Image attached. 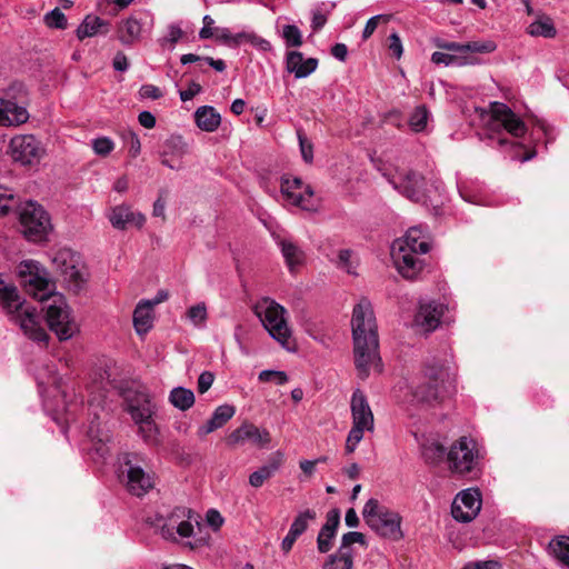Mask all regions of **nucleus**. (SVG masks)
<instances>
[{
  "label": "nucleus",
  "instance_id": "nucleus-20",
  "mask_svg": "<svg viewBox=\"0 0 569 569\" xmlns=\"http://www.w3.org/2000/svg\"><path fill=\"white\" fill-rule=\"evenodd\" d=\"M226 441L230 447L243 446L246 442H251L252 445L263 448L269 446L271 437L268 430L246 422L234 429L227 437Z\"/></svg>",
  "mask_w": 569,
  "mask_h": 569
},
{
  "label": "nucleus",
  "instance_id": "nucleus-48",
  "mask_svg": "<svg viewBox=\"0 0 569 569\" xmlns=\"http://www.w3.org/2000/svg\"><path fill=\"white\" fill-rule=\"evenodd\" d=\"M316 513L312 510L300 512L290 526V529L301 536L308 528L309 520L315 519Z\"/></svg>",
  "mask_w": 569,
  "mask_h": 569
},
{
  "label": "nucleus",
  "instance_id": "nucleus-8",
  "mask_svg": "<svg viewBox=\"0 0 569 569\" xmlns=\"http://www.w3.org/2000/svg\"><path fill=\"white\" fill-rule=\"evenodd\" d=\"M376 168L399 193L415 202L426 200L425 178L410 169H401L391 163L373 161Z\"/></svg>",
  "mask_w": 569,
  "mask_h": 569
},
{
  "label": "nucleus",
  "instance_id": "nucleus-7",
  "mask_svg": "<svg viewBox=\"0 0 569 569\" xmlns=\"http://www.w3.org/2000/svg\"><path fill=\"white\" fill-rule=\"evenodd\" d=\"M146 456L138 452H124L119 457V479L127 491L142 497L154 487L153 473L146 471Z\"/></svg>",
  "mask_w": 569,
  "mask_h": 569
},
{
  "label": "nucleus",
  "instance_id": "nucleus-9",
  "mask_svg": "<svg viewBox=\"0 0 569 569\" xmlns=\"http://www.w3.org/2000/svg\"><path fill=\"white\" fill-rule=\"evenodd\" d=\"M42 303V311L46 312V322L59 340H68L79 331L71 309L61 293L56 292L51 295Z\"/></svg>",
  "mask_w": 569,
  "mask_h": 569
},
{
  "label": "nucleus",
  "instance_id": "nucleus-17",
  "mask_svg": "<svg viewBox=\"0 0 569 569\" xmlns=\"http://www.w3.org/2000/svg\"><path fill=\"white\" fill-rule=\"evenodd\" d=\"M10 152L14 161L23 166H31L40 161L44 150L34 136L19 134L11 139Z\"/></svg>",
  "mask_w": 569,
  "mask_h": 569
},
{
  "label": "nucleus",
  "instance_id": "nucleus-42",
  "mask_svg": "<svg viewBox=\"0 0 569 569\" xmlns=\"http://www.w3.org/2000/svg\"><path fill=\"white\" fill-rule=\"evenodd\" d=\"M429 119V112L425 106H418L409 118V126L415 132H421L426 129Z\"/></svg>",
  "mask_w": 569,
  "mask_h": 569
},
{
  "label": "nucleus",
  "instance_id": "nucleus-39",
  "mask_svg": "<svg viewBox=\"0 0 569 569\" xmlns=\"http://www.w3.org/2000/svg\"><path fill=\"white\" fill-rule=\"evenodd\" d=\"M233 48L239 47L244 42H248L256 49L263 52L270 51L272 49L270 41L259 37L257 33L252 31H241L238 33H233Z\"/></svg>",
  "mask_w": 569,
  "mask_h": 569
},
{
  "label": "nucleus",
  "instance_id": "nucleus-26",
  "mask_svg": "<svg viewBox=\"0 0 569 569\" xmlns=\"http://www.w3.org/2000/svg\"><path fill=\"white\" fill-rule=\"evenodd\" d=\"M188 152V146L181 136L169 137L162 146L159 152L161 163L172 170H180L181 163L177 162L181 160Z\"/></svg>",
  "mask_w": 569,
  "mask_h": 569
},
{
  "label": "nucleus",
  "instance_id": "nucleus-28",
  "mask_svg": "<svg viewBox=\"0 0 569 569\" xmlns=\"http://www.w3.org/2000/svg\"><path fill=\"white\" fill-rule=\"evenodd\" d=\"M29 119L27 109L17 102L0 98V126H19Z\"/></svg>",
  "mask_w": 569,
  "mask_h": 569
},
{
  "label": "nucleus",
  "instance_id": "nucleus-13",
  "mask_svg": "<svg viewBox=\"0 0 569 569\" xmlns=\"http://www.w3.org/2000/svg\"><path fill=\"white\" fill-rule=\"evenodd\" d=\"M19 277L27 293L40 302L56 293L54 284L50 281L47 270L33 260L19 264Z\"/></svg>",
  "mask_w": 569,
  "mask_h": 569
},
{
  "label": "nucleus",
  "instance_id": "nucleus-45",
  "mask_svg": "<svg viewBox=\"0 0 569 569\" xmlns=\"http://www.w3.org/2000/svg\"><path fill=\"white\" fill-rule=\"evenodd\" d=\"M183 37V31L178 23H171L167 28V33L159 39V44L162 48L167 46L173 48L174 44Z\"/></svg>",
  "mask_w": 569,
  "mask_h": 569
},
{
  "label": "nucleus",
  "instance_id": "nucleus-32",
  "mask_svg": "<svg viewBox=\"0 0 569 569\" xmlns=\"http://www.w3.org/2000/svg\"><path fill=\"white\" fill-rule=\"evenodd\" d=\"M527 33L531 37L552 39L557 36V29L549 16L538 11L536 19L527 27Z\"/></svg>",
  "mask_w": 569,
  "mask_h": 569
},
{
  "label": "nucleus",
  "instance_id": "nucleus-47",
  "mask_svg": "<svg viewBox=\"0 0 569 569\" xmlns=\"http://www.w3.org/2000/svg\"><path fill=\"white\" fill-rule=\"evenodd\" d=\"M43 20L49 28L63 30L68 24L66 16L59 8H54L53 10L46 13Z\"/></svg>",
  "mask_w": 569,
  "mask_h": 569
},
{
  "label": "nucleus",
  "instance_id": "nucleus-2",
  "mask_svg": "<svg viewBox=\"0 0 569 569\" xmlns=\"http://www.w3.org/2000/svg\"><path fill=\"white\" fill-rule=\"evenodd\" d=\"M382 370L373 308L367 298H360L358 299V380L379 376Z\"/></svg>",
  "mask_w": 569,
  "mask_h": 569
},
{
  "label": "nucleus",
  "instance_id": "nucleus-16",
  "mask_svg": "<svg viewBox=\"0 0 569 569\" xmlns=\"http://www.w3.org/2000/svg\"><path fill=\"white\" fill-rule=\"evenodd\" d=\"M104 408L106 396L98 397L94 395L93 391H91L89 399V409L91 410V413L94 416V419L90 422L88 436L93 442L91 450L101 460H104L110 453V449L108 446L110 437L108 432H104L100 429V425L96 421L99 419L98 410L103 411Z\"/></svg>",
  "mask_w": 569,
  "mask_h": 569
},
{
  "label": "nucleus",
  "instance_id": "nucleus-56",
  "mask_svg": "<svg viewBox=\"0 0 569 569\" xmlns=\"http://www.w3.org/2000/svg\"><path fill=\"white\" fill-rule=\"evenodd\" d=\"M390 17L388 14H377L375 17H371L362 31V38L367 40L378 28L380 23H387L389 21Z\"/></svg>",
  "mask_w": 569,
  "mask_h": 569
},
{
  "label": "nucleus",
  "instance_id": "nucleus-10",
  "mask_svg": "<svg viewBox=\"0 0 569 569\" xmlns=\"http://www.w3.org/2000/svg\"><path fill=\"white\" fill-rule=\"evenodd\" d=\"M362 517L366 523L383 538L398 541L403 537L401 517L381 505L377 499L372 498L366 502Z\"/></svg>",
  "mask_w": 569,
  "mask_h": 569
},
{
  "label": "nucleus",
  "instance_id": "nucleus-54",
  "mask_svg": "<svg viewBox=\"0 0 569 569\" xmlns=\"http://www.w3.org/2000/svg\"><path fill=\"white\" fill-rule=\"evenodd\" d=\"M92 149L96 154L106 157L114 149V142L108 137H100L93 139L91 142Z\"/></svg>",
  "mask_w": 569,
  "mask_h": 569
},
{
  "label": "nucleus",
  "instance_id": "nucleus-34",
  "mask_svg": "<svg viewBox=\"0 0 569 569\" xmlns=\"http://www.w3.org/2000/svg\"><path fill=\"white\" fill-rule=\"evenodd\" d=\"M375 428L373 413L362 395L358 393V443L365 431L372 432Z\"/></svg>",
  "mask_w": 569,
  "mask_h": 569
},
{
  "label": "nucleus",
  "instance_id": "nucleus-61",
  "mask_svg": "<svg viewBox=\"0 0 569 569\" xmlns=\"http://www.w3.org/2000/svg\"><path fill=\"white\" fill-rule=\"evenodd\" d=\"M388 40H389L388 48H389L390 52L392 53L393 57H396L397 59H400L402 56V52H403L400 37L396 32H393L389 36Z\"/></svg>",
  "mask_w": 569,
  "mask_h": 569
},
{
  "label": "nucleus",
  "instance_id": "nucleus-31",
  "mask_svg": "<svg viewBox=\"0 0 569 569\" xmlns=\"http://www.w3.org/2000/svg\"><path fill=\"white\" fill-rule=\"evenodd\" d=\"M197 127L206 132L216 131L221 123V116L211 106H201L194 112Z\"/></svg>",
  "mask_w": 569,
  "mask_h": 569
},
{
  "label": "nucleus",
  "instance_id": "nucleus-18",
  "mask_svg": "<svg viewBox=\"0 0 569 569\" xmlns=\"http://www.w3.org/2000/svg\"><path fill=\"white\" fill-rule=\"evenodd\" d=\"M281 193L284 199L303 210L316 209L313 191L310 186L305 184L300 178L283 177L281 181Z\"/></svg>",
  "mask_w": 569,
  "mask_h": 569
},
{
  "label": "nucleus",
  "instance_id": "nucleus-15",
  "mask_svg": "<svg viewBox=\"0 0 569 569\" xmlns=\"http://www.w3.org/2000/svg\"><path fill=\"white\" fill-rule=\"evenodd\" d=\"M480 459L477 442L461 437L453 442L447 452V462L452 472L465 475L476 469Z\"/></svg>",
  "mask_w": 569,
  "mask_h": 569
},
{
  "label": "nucleus",
  "instance_id": "nucleus-22",
  "mask_svg": "<svg viewBox=\"0 0 569 569\" xmlns=\"http://www.w3.org/2000/svg\"><path fill=\"white\" fill-rule=\"evenodd\" d=\"M39 393L43 399V407L47 410H52L54 412L53 420L61 425V432L67 433V427L62 423L61 418L58 417L60 415L59 409L54 408L51 405V401L47 398V392H53L59 395L63 400L66 398V392L61 388V378L57 377L52 370H48V379L44 380L42 373H38L37 376Z\"/></svg>",
  "mask_w": 569,
  "mask_h": 569
},
{
  "label": "nucleus",
  "instance_id": "nucleus-55",
  "mask_svg": "<svg viewBox=\"0 0 569 569\" xmlns=\"http://www.w3.org/2000/svg\"><path fill=\"white\" fill-rule=\"evenodd\" d=\"M336 532L326 531V529L321 528L317 538V547L321 553L328 552L332 548V539L335 538Z\"/></svg>",
  "mask_w": 569,
  "mask_h": 569
},
{
  "label": "nucleus",
  "instance_id": "nucleus-33",
  "mask_svg": "<svg viewBox=\"0 0 569 569\" xmlns=\"http://www.w3.org/2000/svg\"><path fill=\"white\" fill-rule=\"evenodd\" d=\"M142 23L136 17L123 20L118 28V39L124 46H131L141 39Z\"/></svg>",
  "mask_w": 569,
  "mask_h": 569
},
{
  "label": "nucleus",
  "instance_id": "nucleus-53",
  "mask_svg": "<svg viewBox=\"0 0 569 569\" xmlns=\"http://www.w3.org/2000/svg\"><path fill=\"white\" fill-rule=\"evenodd\" d=\"M299 148L302 159L307 163H311L313 160V146L311 141L306 137L302 130H297Z\"/></svg>",
  "mask_w": 569,
  "mask_h": 569
},
{
  "label": "nucleus",
  "instance_id": "nucleus-11",
  "mask_svg": "<svg viewBox=\"0 0 569 569\" xmlns=\"http://www.w3.org/2000/svg\"><path fill=\"white\" fill-rule=\"evenodd\" d=\"M254 310L269 335L287 350H291L289 346L291 331L284 318L286 309L274 300L263 298L257 303Z\"/></svg>",
  "mask_w": 569,
  "mask_h": 569
},
{
  "label": "nucleus",
  "instance_id": "nucleus-24",
  "mask_svg": "<svg viewBox=\"0 0 569 569\" xmlns=\"http://www.w3.org/2000/svg\"><path fill=\"white\" fill-rule=\"evenodd\" d=\"M108 219L117 230H126L130 227L140 229L146 222L143 213L132 210L130 206L124 203L111 208Z\"/></svg>",
  "mask_w": 569,
  "mask_h": 569
},
{
  "label": "nucleus",
  "instance_id": "nucleus-36",
  "mask_svg": "<svg viewBox=\"0 0 569 569\" xmlns=\"http://www.w3.org/2000/svg\"><path fill=\"white\" fill-rule=\"evenodd\" d=\"M281 466V456L271 458L268 463L260 467L258 470L253 471L249 476V483L254 487L259 488L263 485L266 480L271 478L280 468Z\"/></svg>",
  "mask_w": 569,
  "mask_h": 569
},
{
  "label": "nucleus",
  "instance_id": "nucleus-25",
  "mask_svg": "<svg viewBox=\"0 0 569 569\" xmlns=\"http://www.w3.org/2000/svg\"><path fill=\"white\" fill-rule=\"evenodd\" d=\"M356 543V531H349L342 536L341 546L337 553L331 555L323 569H352L353 550L352 545Z\"/></svg>",
  "mask_w": 569,
  "mask_h": 569
},
{
  "label": "nucleus",
  "instance_id": "nucleus-41",
  "mask_svg": "<svg viewBox=\"0 0 569 569\" xmlns=\"http://www.w3.org/2000/svg\"><path fill=\"white\" fill-rule=\"evenodd\" d=\"M421 455L429 465H438L447 459V452L442 445L437 441H427L422 445Z\"/></svg>",
  "mask_w": 569,
  "mask_h": 569
},
{
  "label": "nucleus",
  "instance_id": "nucleus-3",
  "mask_svg": "<svg viewBox=\"0 0 569 569\" xmlns=\"http://www.w3.org/2000/svg\"><path fill=\"white\" fill-rule=\"evenodd\" d=\"M0 306L9 320L19 326L24 336L36 342H47L49 336L43 326V317L34 307L27 303L13 284L6 283L0 274Z\"/></svg>",
  "mask_w": 569,
  "mask_h": 569
},
{
  "label": "nucleus",
  "instance_id": "nucleus-1",
  "mask_svg": "<svg viewBox=\"0 0 569 569\" xmlns=\"http://www.w3.org/2000/svg\"><path fill=\"white\" fill-rule=\"evenodd\" d=\"M198 518V515L190 508L174 507L160 510L153 516H149L146 521L164 540L197 549L207 543L206 539L196 536V528L200 530Z\"/></svg>",
  "mask_w": 569,
  "mask_h": 569
},
{
  "label": "nucleus",
  "instance_id": "nucleus-12",
  "mask_svg": "<svg viewBox=\"0 0 569 569\" xmlns=\"http://www.w3.org/2000/svg\"><path fill=\"white\" fill-rule=\"evenodd\" d=\"M19 220L21 231L29 241H44L52 231L51 218L38 202L23 203L19 209Z\"/></svg>",
  "mask_w": 569,
  "mask_h": 569
},
{
  "label": "nucleus",
  "instance_id": "nucleus-14",
  "mask_svg": "<svg viewBox=\"0 0 569 569\" xmlns=\"http://www.w3.org/2000/svg\"><path fill=\"white\" fill-rule=\"evenodd\" d=\"M52 264L62 277L69 289L77 292L87 281L84 267L79 254L70 249H61L54 253Z\"/></svg>",
  "mask_w": 569,
  "mask_h": 569
},
{
  "label": "nucleus",
  "instance_id": "nucleus-23",
  "mask_svg": "<svg viewBox=\"0 0 569 569\" xmlns=\"http://www.w3.org/2000/svg\"><path fill=\"white\" fill-rule=\"evenodd\" d=\"M491 113L493 120L499 122L513 137L519 138L527 132L525 122L507 104L500 102L492 103Z\"/></svg>",
  "mask_w": 569,
  "mask_h": 569
},
{
  "label": "nucleus",
  "instance_id": "nucleus-30",
  "mask_svg": "<svg viewBox=\"0 0 569 569\" xmlns=\"http://www.w3.org/2000/svg\"><path fill=\"white\" fill-rule=\"evenodd\" d=\"M109 32L108 21L94 14H88L77 28V38L82 41L86 38H92Z\"/></svg>",
  "mask_w": 569,
  "mask_h": 569
},
{
  "label": "nucleus",
  "instance_id": "nucleus-49",
  "mask_svg": "<svg viewBox=\"0 0 569 569\" xmlns=\"http://www.w3.org/2000/svg\"><path fill=\"white\" fill-rule=\"evenodd\" d=\"M465 54L472 56L471 53L480 52V53H489L496 50L497 46L493 41H483V42H468L463 43Z\"/></svg>",
  "mask_w": 569,
  "mask_h": 569
},
{
  "label": "nucleus",
  "instance_id": "nucleus-62",
  "mask_svg": "<svg viewBox=\"0 0 569 569\" xmlns=\"http://www.w3.org/2000/svg\"><path fill=\"white\" fill-rule=\"evenodd\" d=\"M202 21H203V27L199 31V38L200 39L212 38L214 34V32H213L214 31V29H213L214 20L209 14H206L203 17Z\"/></svg>",
  "mask_w": 569,
  "mask_h": 569
},
{
  "label": "nucleus",
  "instance_id": "nucleus-52",
  "mask_svg": "<svg viewBox=\"0 0 569 569\" xmlns=\"http://www.w3.org/2000/svg\"><path fill=\"white\" fill-rule=\"evenodd\" d=\"M17 204L13 193L0 186V216H6L13 209Z\"/></svg>",
  "mask_w": 569,
  "mask_h": 569
},
{
  "label": "nucleus",
  "instance_id": "nucleus-50",
  "mask_svg": "<svg viewBox=\"0 0 569 569\" xmlns=\"http://www.w3.org/2000/svg\"><path fill=\"white\" fill-rule=\"evenodd\" d=\"M350 412L352 417V426L346 442V449L348 452H352L356 448V391H353L350 397Z\"/></svg>",
  "mask_w": 569,
  "mask_h": 569
},
{
  "label": "nucleus",
  "instance_id": "nucleus-21",
  "mask_svg": "<svg viewBox=\"0 0 569 569\" xmlns=\"http://www.w3.org/2000/svg\"><path fill=\"white\" fill-rule=\"evenodd\" d=\"M446 306L435 300H420L413 323L423 332L435 331L441 323Z\"/></svg>",
  "mask_w": 569,
  "mask_h": 569
},
{
  "label": "nucleus",
  "instance_id": "nucleus-40",
  "mask_svg": "<svg viewBox=\"0 0 569 569\" xmlns=\"http://www.w3.org/2000/svg\"><path fill=\"white\" fill-rule=\"evenodd\" d=\"M169 401L174 408L186 411L193 406L194 395L190 389L176 387L170 391Z\"/></svg>",
  "mask_w": 569,
  "mask_h": 569
},
{
  "label": "nucleus",
  "instance_id": "nucleus-43",
  "mask_svg": "<svg viewBox=\"0 0 569 569\" xmlns=\"http://www.w3.org/2000/svg\"><path fill=\"white\" fill-rule=\"evenodd\" d=\"M207 317V307L203 302L191 306L187 311V318L194 327L198 328L204 327Z\"/></svg>",
  "mask_w": 569,
  "mask_h": 569
},
{
  "label": "nucleus",
  "instance_id": "nucleus-60",
  "mask_svg": "<svg viewBox=\"0 0 569 569\" xmlns=\"http://www.w3.org/2000/svg\"><path fill=\"white\" fill-rule=\"evenodd\" d=\"M214 381V376L210 371H203L198 378V391L199 393L207 392Z\"/></svg>",
  "mask_w": 569,
  "mask_h": 569
},
{
  "label": "nucleus",
  "instance_id": "nucleus-35",
  "mask_svg": "<svg viewBox=\"0 0 569 569\" xmlns=\"http://www.w3.org/2000/svg\"><path fill=\"white\" fill-rule=\"evenodd\" d=\"M278 246L281 249V253L289 270L293 272L295 268L303 262V251L296 243L288 239H280L278 241Z\"/></svg>",
  "mask_w": 569,
  "mask_h": 569
},
{
  "label": "nucleus",
  "instance_id": "nucleus-5",
  "mask_svg": "<svg viewBox=\"0 0 569 569\" xmlns=\"http://www.w3.org/2000/svg\"><path fill=\"white\" fill-rule=\"evenodd\" d=\"M124 411L138 426L143 442L153 446L159 442V429L153 420L157 406L144 387H128L122 390Z\"/></svg>",
  "mask_w": 569,
  "mask_h": 569
},
{
  "label": "nucleus",
  "instance_id": "nucleus-27",
  "mask_svg": "<svg viewBox=\"0 0 569 569\" xmlns=\"http://www.w3.org/2000/svg\"><path fill=\"white\" fill-rule=\"evenodd\" d=\"M161 299L141 300L133 311V326L139 335L147 333L153 325L154 306L159 305Z\"/></svg>",
  "mask_w": 569,
  "mask_h": 569
},
{
  "label": "nucleus",
  "instance_id": "nucleus-37",
  "mask_svg": "<svg viewBox=\"0 0 569 569\" xmlns=\"http://www.w3.org/2000/svg\"><path fill=\"white\" fill-rule=\"evenodd\" d=\"M548 551L561 567L569 569L568 536H559L553 538L548 545Z\"/></svg>",
  "mask_w": 569,
  "mask_h": 569
},
{
  "label": "nucleus",
  "instance_id": "nucleus-51",
  "mask_svg": "<svg viewBox=\"0 0 569 569\" xmlns=\"http://www.w3.org/2000/svg\"><path fill=\"white\" fill-rule=\"evenodd\" d=\"M258 379L261 382H273L278 386H282L288 382V376L284 371H278V370H262Z\"/></svg>",
  "mask_w": 569,
  "mask_h": 569
},
{
  "label": "nucleus",
  "instance_id": "nucleus-59",
  "mask_svg": "<svg viewBox=\"0 0 569 569\" xmlns=\"http://www.w3.org/2000/svg\"><path fill=\"white\" fill-rule=\"evenodd\" d=\"M340 522V511L338 509H332L327 513L326 523L322 526L326 531H337V528Z\"/></svg>",
  "mask_w": 569,
  "mask_h": 569
},
{
  "label": "nucleus",
  "instance_id": "nucleus-57",
  "mask_svg": "<svg viewBox=\"0 0 569 569\" xmlns=\"http://www.w3.org/2000/svg\"><path fill=\"white\" fill-rule=\"evenodd\" d=\"M351 256H352L351 250H347V249L340 250V252L338 254V259L336 261L337 268L352 274L353 271L351 270V266H350Z\"/></svg>",
  "mask_w": 569,
  "mask_h": 569
},
{
  "label": "nucleus",
  "instance_id": "nucleus-44",
  "mask_svg": "<svg viewBox=\"0 0 569 569\" xmlns=\"http://www.w3.org/2000/svg\"><path fill=\"white\" fill-rule=\"evenodd\" d=\"M236 413V408L231 405H221L217 407L211 416V420L218 426L223 427Z\"/></svg>",
  "mask_w": 569,
  "mask_h": 569
},
{
  "label": "nucleus",
  "instance_id": "nucleus-4",
  "mask_svg": "<svg viewBox=\"0 0 569 569\" xmlns=\"http://www.w3.org/2000/svg\"><path fill=\"white\" fill-rule=\"evenodd\" d=\"M429 249V237L421 226L408 229L403 237L396 239L391 244V258L398 272L406 279L417 278L423 268L420 256Z\"/></svg>",
  "mask_w": 569,
  "mask_h": 569
},
{
  "label": "nucleus",
  "instance_id": "nucleus-63",
  "mask_svg": "<svg viewBox=\"0 0 569 569\" xmlns=\"http://www.w3.org/2000/svg\"><path fill=\"white\" fill-rule=\"evenodd\" d=\"M214 32L213 36L218 41L233 48V33L228 28H216Z\"/></svg>",
  "mask_w": 569,
  "mask_h": 569
},
{
  "label": "nucleus",
  "instance_id": "nucleus-29",
  "mask_svg": "<svg viewBox=\"0 0 569 569\" xmlns=\"http://www.w3.org/2000/svg\"><path fill=\"white\" fill-rule=\"evenodd\" d=\"M318 67L316 58L305 59L299 51H290L287 54L286 68L288 72L293 73L297 79H302L311 74Z\"/></svg>",
  "mask_w": 569,
  "mask_h": 569
},
{
  "label": "nucleus",
  "instance_id": "nucleus-46",
  "mask_svg": "<svg viewBox=\"0 0 569 569\" xmlns=\"http://www.w3.org/2000/svg\"><path fill=\"white\" fill-rule=\"evenodd\" d=\"M287 47H300L302 44V33L295 24H286L281 33Z\"/></svg>",
  "mask_w": 569,
  "mask_h": 569
},
{
  "label": "nucleus",
  "instance_id": "nucleus-58",
  "mask_svg": "<svg viewBox=\"0 0 569 569\" xmlns=\"http://www.w3.org/2000/svg\"><path fill=\"white\" fill-rule=\"evenodd\" d=\"M501 565L496 560L470 561L462 569H500Z\"/></svg>",
  "mask_w": 569,
  "mask_h": 569
},
{
  "label": "nucleus",
  "instance_id": "nucleus-38",
  "mask_svg": "<svg viewBox=\"0 0 569 569\" xmlns=\"http://www.w3.org/2000/svg\"><path fill=\"white\" fill-rule=\"evenodd\" d=\"M431 61L436 64L445 66H467L478 63L473 56L451 54L449 52L436 51L431 56Z\"/></svg>",
  "mask_w": 569,
  "mask_h": 569
},
{
  "label": "nucleus",
  "instance_id": "nucleus-6",
  "mask_svg": "<svg viewBox=\"0 0 569 569\" xmlns=\"http://www.w3.org/2000/svg\"><path fill=\"white\" fill-rule=\"evenodd\" d=\"M420 382L413 389V398L419 402L442 401L453 388L450 367L445 361L432 360L425 367Z\"/></svg>",
  "mask_w": 569,
  "mask_h": 569
},
{
  "label": "nucleus",
  "instance_id": "nucleus-19",
  "mask_svg": "<svg viewBox=\"0 0 569 569\" xmlns=\"http://www.w3.org/2000/svg\"><path fill=\"white\" fill-rule=\"evenodd\" d=\"M481 509V495L478 489L469 488L459 492L451 506L452 517L461 522L473 520Z\"/></svg>",
  "mask_w": 569,
  "mask_h": 569
},
{
  "label": "nucleus",
  "instance_id": "nucleus-64",
  "mask_svg": "<svg viewBox=\"0 0 569 569\" xmlns=\"http://www.w3.org/2000/svg\"><path fill=\"white\" fill-rule=\"evenodd\" d=\"M127 143H128L130 156L132 158L138 157L141 151V142H140V139L137 136V133L130 132L128 136Z\"/></svg>",
  "mask_w": 569,
  "mask_h": 569
}]
</instances>
